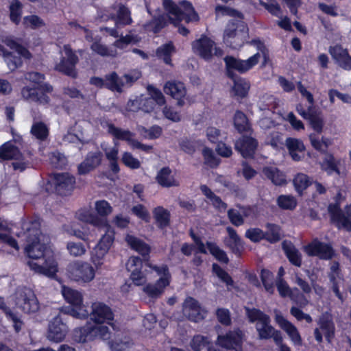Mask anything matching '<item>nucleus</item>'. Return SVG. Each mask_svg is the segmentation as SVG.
<instances>
[{
  "mask_svg": "<svg viewBox=\"0 0 351 351\" xmlns=\"http://www.w3.org/2000/svg\"><path fill=\"white\" fill-rule=\"evenodd\" d=\"M38 220H26L21 224V231L18 237H23L27 243L25 252L30 258L27 265L34 272L49 278H54L58 271V264L51 247L45 241V236L40 231Z\"/></svg>",
  "mask_w": 351,
  "mask_h": 351,
  "instance_id": "f257e3e1",
  "label": "nucleus"
},
{
  "mask_svg": "<svg viewBox=\"0 0 351 351\" xmlns=\"http://www.w3.org/2000/svg\"><path fill=\"white\" fill-rule=\"evenodd\" d=\"M154 270L158 279L154 283H147V273L143 270L142 260L137 256H131L126 263V269L130 273V278L136 286H143V291L151 298H158L164 293L171 282V274L166 265H147Z\"/></svg>",
  "mask_w": 351,
  "mask_h": 351,
  "instance_id": "f03ea898",
  "label": "nucleus"
},
{
  "mask_svg": "<svg viewBox=\"0 0 351 351\" xmlns=\"http://www.w3.org/2000/svg\"><path fill=\"white\" fill-rule=\"evenodd\" d=\"M88 315L94 324L88 323L84 326L74 330L76 341L84 343L97 339L107 340L110 338V330L107 325L114 328V313L106 304L95 302L91 304V311Z\"/></svg>",
  "mask_w": 351,
  "mask_h": 351,
  "instance_id": "7ed1b4c3",
  "label": "nucleus"
},
{
  "mask_svg": "<svg viewBox=\"0 0 351 351\" xmlns=\"http://www.w3.org/2000/svg\"><path fill=\"white\" fill-rule=\"evenodd\" d=\"M217 16L228 15L237 18L231 20L224 31L223 42L232 49L241 47L247 40L248 29L242 21L241 12L226 5H217L215 8Z\"/></svg>",
  "mask_w": 351,
  "mask_h": 351,
  "instance_id": "20e7f679",
  "label": "nucleus"
},
{
  "mask_svg": "<svg viewBox=\"0 0 351 351\" xmlns=\"http://www.w3.org/2000/svg\"><path fill=\"white\" fill-rule=\"evenodd\" d=\"M163 6L167 12L169 22L174 25H178L182 20L186 23L199 20V16L194 11L192 5L187 1H182L177 5L171 0H164Z\"/></svg>",
  "mask_w": 351,
  "mask_h": 351,
  "instance_id": "39448f33",
  "label": "nucleus"
},
{
  "mask_svg": "<svg viewBox=\"0 0 351 351\" xmlns=\"http://www.w3.org/2000/svg\"><path fill=\"white\" fill-rule=\"evenodd\" d=\"M62 294L64 300L71 306L65 308L64 312L77 319H86L88 317V311L83 304V295L77 290L62 286Z\"/></svg>",
  "mask_w": 351,
  "mask_h": 351,
  "instance_id": "423d86ee",
  "label": "nucleus"
},
{
  "mask_svg": "<svg viewBox=\"0 0 351 351\" xmlns=\"http://www.w3.org/2000/svg\"><path fill=\"white\" fill-rule=\"evenodd\" d=\"M96 270L97 269L90 263L77 260L69 264L66 273L71 280L80 285H85L90 283L95 279Z\"/></svg>",
  "mask_w": 351,
  "mask_h": 351,
  "instance_id": "0eeeda50",
  "label": "nucleus"
},
{
  "mask_svg": "<svg viewBox=\"0 0 351 351\" xmlns=\"http://www.w3.org/2000/svg\"><path fill=\"white\" fill-rule=\"evenodd\" d=\"M246 315L250 322H256V328L261 339L271 338L274 328L270 325V318L256 308H245Z\"/></svg>",
  "mask_w": 351,
  "mask_h": 351,
  "instance_id": "6e6552de",
  "label": "nucleus"
},
{
  "mask_svg": "<svg viewBox=\"0 0 351 351\" xmlns=\"http://www.w3.org/2000/svg\"><path fill=\"white\" fill-rule=\"evenodd\" d=\"M112 8L117 11L116 15L112 16L115 27H101V31L106 32L108 35L114 38H118L119 36V29L125 25H130L132 23V19L130 10L124 5L121 3L114 4Z\"/></svg>",
  "mask_w": 351,
  "mask_h": 351,
  "instance_id": "1a4fd4ad",
  "label": "nucleus"
},
{
  "mask_svg": "<svg viewBox=\"0 0 351 351\" xmlns=\"http://www.w3.org/2000/svg\"><path fill=\"white\" fill-rule=\"evenodd\" d=\"M194 53L205 60H210L213 56L220 57L223 51L216 47L213 40L206 36H202L192 44Z\"/></svg>",
  "mask_w": 351,
  "mask_h": 351,
  "instance_id": "9d476101",
  "label": "nucleus"
},
{
  "mask_svg": "<svg viewBox=\"0 0 351 351\" xmlns=\"http://www.w3.org/2000/svg\"><path fill=\"white\" fill-rule=\"evenodd\" d=\"M78 62V58L73 51L69 45H64L61 51L60 62L56 64L55 69L69 76L75 77L77 72L75 65Z\"/></svg>",
  "mask_w": 351,
  "mask_h": 351,
  "instance_id": "9b49d317",
  "label": "nucleus"
},
{
  "mask_svg": "<svg viewBox=\"0 0 351 351\" xmlns=\"http://www.w3.org/2000/svg\"><path fill=\"white\" fill-rule=\"evenodd\" d=\"M328 212L332 220L339 228H343L348 232L351 231V204L347 205L343 210L340 209L338 203L330 204Z\"/></svg>",
  "mask_w": 351,
  "mask_h": 351,
  "instance_id": "f8f14e48",
  "label": "nucleus"
},
{
  "mask_svg": "<svg viewBox=\"0 0 351 351\" xmlns=\"http://www.w3.org/2000/svg\"><path fill=\"white\" fill-rule=\"evenodd\" d=\"M23 156L19 149L10 141L5 143L0 147V158L2 160H14L12 162L13 169L23 171L27 164L23 161Z\"/></svg>",
  "mask_w": 351,
  "mask_h": 351,
  "instance_id": "ddd939ff",
  "label": "nucleus"
},
{
  "mask_svg": "<svg viewBox=\"0 0 351 351\" xmlns=\"http://www.w3.org/2000/svg\"><path fill=\"white\" fill-rule=\"evenodd\" d=\"M261 58L259 52L255 53L245 60L237 59L232 56L225 58L226 69L228 75H231V71L236 70L240 73H245L258 64Z\"/></svg>",
  "mask_w": 351,
  "mask_h": 351,
  "instance_id": "4468645a",
  "label": "nucleus"
},
{
  "mask_svg": "<svg viewBox=\"0 0 351 351\" xmlns=\"http://www.w3.org/2000/svg\"><path fill=\"white\" fill-rule=\"evenodd\" d=\"M182 313L189 320L198 322L205 318L207 312L200 306L197 300L188 297L183 302Z\"/></svg>",
  "mask_w": 351,
  "mask_h": 351,
  "instance_id": "2eb2a0df",
  "label": "nucleus"
},
{
  "mask_svg": "<svg viewBox=\"0 0 351 351\" xmlns=\"http://www.w3.org/2000/svg\"><path fill=\"white\" fill-rule=\"evenodd\" d=\"M303 251L309 256H318L321 259L329 260L335 254L332 247L315 239L303 247Z\"/></svg>",
  "mask_w": 351,
  "mask_h": 351,
  "instance_id": "dca6fc26",
  "label": "nucleus"
},
{
  "mask_svg": "<svg viewBox=\"0 0 351 351\" xmlns=\"http://www.w3.org/2000/svg\"><path fill=\"white\" fill-rule=\"evenodd\" d=\"M164 92L177 100L179 106H183L191 100L186 95V88L184 84L179 81H169L164 86Z\"/></svg>",
  "mask_w": 351,
  "mask_h": 351,
  "instance_id": "f3484780",
  "label": "nucleus"
},
{
  "mask_svg": "<svg viewBox=\"0 0 351 351\" xmlns=\"http://www.w3.org/2000/svg\"><path fill=\"white\" fill-rule=\"evenodd\" d=\"M319 327L314 331L315 338L318 342L322 341V334L326 340L330 342L335 335V324L331 316L328 314H323L318 322Z\"/></svg>",
  "mask_w": 351,
  "mask_h": 351,
  "instance_id": "a211bd4d",
  "label": "nucleus"
},
{
  "mask_svg": "<svg viewBox=\"0 0 351 351\" xmlns=\"http://www.w3.org/2000/svg\"><path fill=\"white\" fill-rule=\"evenodd\" d=\"M67 331V326L62 322L60 316L58 315L49 322L47 338L51 341L58 343L64 340Z\"/></svg>",
  "mask_w": 351,
  "mask_h": 351,
  "instance_id": "6ab92c4d",
  "label": "nucleus"
},
{
  "mask_svg": "<svg viewBox=\"0 0 351 351\" xmlns=\"http://www.w3.org/2000/svg\"><path fill=\"white\" fill-rule=\"evenodd\" d=\"M275 319L279 326L285 331L295 346H301L302 339L298 328L287 320L278 311H275Z\"/></svg>",
  "mask_w": 351,
  "mask_h": 351,
  "instance_id": "aec40b11",
  "label": "nucleus"
},
{
  "mask_svg": "<svg viewBox=\"0 0 351 351\" xmlns=\"http://www.w3.org/2000/svg\"><path fill=\"white\" fill-rule=\"evenodd\" d=\"M149 97L143 95L142 110L145 112H152L157 104L162 106L165 103V99L161 91L152 86L147 87Z\"/></svg>",
  "mask_w": 351,
  "mask_h": 351,
  "instance_id": "412c9836",
  "label": "nucleus"
},
{
  "mask_svg": "<svg viewBox=\"0 0 351 351\" xmlns=\"http://www.w3.org/2000/svg\"><path fill=\"white\" fill-rule=\"evenodd\" d=\"M296 110L302 117L308 120L311 128L315 132L319 134L322 132L324 120L320 113L313 112L311 107H308L307 110H305L301 104L296 106Z\"/></svg>",
  "mask_w": 351,
  "mask_h": 351,
  "instance_id": "4be33fe9",
  "label": "nucleus"
},
{
  "mask_svg": "<svg viewBox=\"0 0 351 351\" xmlns=\"http://www.w3.org/2000/svg\"><path fill=\"white\" fill-rule=\"evenodd\" d=\"M329 53L336 64L341 68L351 71V56L346 49L337 45L329 48Z\"/></svg>",
  "mask_w": 351,
  "mask_h": 351,
  "instance_id": "5701e85b",
  "label": "nucleus"
},
{
  "mask_svg": "<svg viewBox=\"0 0 351 351\" xmlns=\"http://www.w3.org/2000/svg\"><path fill=\"white\" fill-rule=\"evenodd\" d=\"M191 235L195 243L197 250L200 253H206L208 250L210 253L213 255L218 261L227 263L228 258L224 251L219 249L215 244L213 243H207L206 246L200 241V239L195 236L192 232Z\"/></svg>",
  "mask_w": 351,
  "mask_h": 351,
  "instance_id": "b1692460",
  "label": "nucleus"
},
{
  "mask_svg": "<svg viewBox=\"0 0 351 351\" xmlns=\"http://www.w3.org/2000/svg\"><path fill=\"white\" fill-rule=\"evenodd\" d=\"M49 93L45 92L39 87L25 86L21 90L23 98L30 102H36L40 104H46L49 102Z\"/></svg>",
  "mask_w": 351,
  "mask_h": 351,
  "instance_id": "393cba45",
  "label": "nucleus"
},
{
  "mask_svg": "<svg viewBox=\"0 0 351 351\" xmlns=\"http://www.w3.org/2000/svg\"><path fill=\"white\" fill-rule=\"evenodd\" d=\"M257 141L250 136H243L237 141L235 149L239 151L244 158L252 157L256 149Z\"/></svg>",
  "mask_w": 351,
  "mask_h": 351,
  "instance_id": "a878e982",
  "label": "nucleus"
},
{
  "mask_svg": "<svg viewBox=\"0 0 351 351\" xmlns=\"http://www.w3.org/2000/svg\"><path fill=\"white\" fill-rule=\"evenodd\" d=\"M53 184L58 193L65 195L73 189L75 178L69 173L56 174L54 176Z\"/></svg>",
  "mask_w": 351,
  "mask_h": 351,
  "instance_id": "bb28decb",
  "label": "nucleus"
},
{
  "mask_svg": "<svg viewBox=\"0 0 351 351\" xmlns=\"http://www.w3.org/2000/svg\"><path fill=\"white\" fill-rule=\"evenodd\" d=\"M286 146L293 160L300 161L304 157L305 146L302 141L294 138H288L286 140Z\"/></svg>",
  "mask_w": 351,
  "mask_h": 351,
  "instance_id": "cd10ccee",
  "label": "nucleus"
},
{
  "mask_svg": "<svg viewBox=\"0 0 351 351\" xmlns=\"http://www.w3.org/2000/svg\"><path fill=\"white\" fill-rule=\"evenodd\" d=\"M76 218L83 222L88 223L97 228L107 224V219L99 217L96 214L87 208H82L76 213Z\"/></svg>",
  "mask_w": 351,
  "mask_h": 351,
  "instance_id": "c85d7f7f",
  "label": "nucleus"
},
{
  "mask_svg": "<svg viewBox=\"0 0 351 351\" xmlns=\"http://www.w3.org/2000/svg\"><path fill=\"white\" fill-rule=\"evenodd\" d=\"M252 213V209L249 207L237 206L228 211V219L230 222L236 226H240L244 223V219Z\"/></svg>",
  "mask_w": 351,
  "mask_h": 351,
  "instance_id": "c756f323",
  "label": "nucleus"
},
{
  "mask_svg": "<svg viewBox=\"0 0 351 351\" xmlns=\"http://www.w3.org/2000/svg\"><path fill=\"white\" fill-rule=\"evenodd\" d=\"M102 154L99 152L89 153L85 160L78 167L80 174H85L97 167L101 163Z\"/></svg>",
  "mask_w": 351,
  "mask_h": 351,
  "instance_id": "7c9ffc66",
  "label": "nucleus"
},
{
  "mask_svg": "<svg viewBox=\"0 0 351 351\" xmlns=\"http://www.w3.org/2000/svg\"><path fill=\"white\" fill-rule=\"evenodd\" d=\"M114 146H104L102 145V149L104 152L107 160L110 162L111 170L117 173L119 171V167L118 165V154H119V145L117 141H114Z\"/></svg>",
  "mask_w": 351,
  "mask_h": 351,
  "instance_id": "2f4dec72",
  "label": "nucleus"
},
{
  "mask_svg": "<svg viewBox=\"0 0 351 351\" xmlns=\"http://www.w3.org/2000/svg\"><path fill=\"white\" fill-rule=\"evenodd\" d=\"M282 249L289 261L294 265L300 267L302 265V254L290 241H285L282 243Z\"/></svg>",
  "mask_w": 351,
  "mask_h": 351,
  "instance_id": "473e14b6",
  "label": "nucleus"
},
{
  "mask_svg": "<svg viewBox=\"0 0 351 351\" xmlns=\"http://www.w3.org/2000/svg\"><path fill=\"white\" fill-rule=\"evenodd\" d=\"M108 132L111 134L116 139L125 141L132 147L133 143L135 142L134 135L128 130H122L116 128L112 124L108 125Z\"/></svg>",
  "mask_w": 351,
  "mask_h": 351,
  "instance_id": "72a5a7b5",
  "label": "nucleus"
},
{
  "mask_svg": "<svg viewBox=\"0 0 351 351\" xmlns=\"http://www.w3.org/2000/svg\"><path fill=\"white\" fill-rule=\"evenodd\" d=\"M125 241L132 250H135L143 256L148 255L150 252L149 246L134 236L127 234L125 237Z\"/></svg>",
  "mask_w": 351,
  "mask_h": 351,
  "instance_id": "f704fd0d",
  "label": "nucleus"
},
{
  "mask_svg": "<svg viewBox=\"0 0 351 351\" xmlns=\"http://www.w3.org/2000/svg\"><path fill=\"white\" fill-rule=\"evenodd\" d=\"M156 180L159 184L165 187H170L178 185V181L171 174V171L168 167L161 169L156 176Z\"/></svg>",
  "mask_w": 351,
  "mask_h": 351,
  "instance_id": "c9c22d12",
  "label": "nucleus"
},
{
  "mask_svg": "<svg viewBox=\"0 0 351 351\" xmlns=\"http://www.w3.org/2000/svg\"><path fill=\"white\" fill-rule=\"evenodd\" d=\"M25 79L34 84V86L39 87L46 93L52 92V86L48 84H43L45 77L43 74L38 72H29L25 74Z\"/></svg>",
  "mask_w": 351,
  "mask_h": 351,
  "instance_id": "e433bc0d",
  "label": "nucleus"
},
{
  "mask_svg": "<svg viewBox=\"0 0 351 351\" xmlns=\"http://www.w3.org/2000/svg\"><path fill=\"white\" fill-rule=\"evenodd\" d=\"M226 230L228 237L226 239V243L234 253H240L243 246L240 237L232 227H227Z\"/></svg>",
  "mask_w": 351,
  "mask_h": 351,
  "instance_id": "4c0bfd02",
  "label": "nucleus"
},
{
  "mask_svg": "<svg viewBox=\"0 0 351 351\" xmlns=\"http://www.w3.org/2000/svg\"><path fill=\"white\" fill-rule=\"evenodd\" d=\"M8 223L0 218V241L6 243L16 251L19 250L16 241L8 232Z\"/></svg>",
  "mask_w": 351,
  "mask_h": 351,
  "instance_id": "58836bf2",
  "label": "nucleus"
},
{
  "mask_svg": "<svg viewBox=\"0 0 351 351\" xmlns=\"http://www.w3.org/2000/svg\"><path fill=\"white\" fill-rule=\"evenodd\" d=\"M125 83L115 72H112L105 76V87L112 90L121 93Z\"/></svg>",
  "mask_w": 351,
  "mask_h": 351,
  "instance_id": "ea45409f",
  "label": "nucleus"
},
{
  "mask_svg": "<svg viewBox=\"0 0 351 351\" xmlns=\"http://www.w3.org/2000/svg\"><path fill=\"white\" fill-rule=\"evenodd\" d=\"M1 41L11 49L15 50V51L21 55L24 59H29L31 58V53L26 48L19 45L12 36H3L1 37Z\"/></svg>",
  "mask_w": 351,
  "mask_h": 351,
  "instance_id": "a19ab883",
  "label": "nucleus"
},
{
  "mask_svg": "<svg viewBox=\"0 0 351 351\" xmlns=\"http://www.w3.org/2000/svg\"><path fill=\"white\" fill-rule=\"evenodd\" d=\"M154 218L157 226L163 228L169 226L170 222L169 212L162 206H158L153 210Z\"/></svg>",
  "mask_w": 351,
  "mask_h": 351,
  "instance_id": "79ce46f5",
  "label": "nucleus"
},
{
  "mask_svg": "<svg viewBox=\"0 0 351 351\" xmlns=\"http://www.w3.org/2000/svg\"><path fill=\"white\" fill-rule=\"evenodd\" d=\"M107 248L96 245L90 252V261L95 269H99L104 263L105 256L108 254Z\"/></svg>",
  "mask_w": 351,
  "mask_h": 351,
  "instance_id": "37998d69",
  "label": "nucleus"
},
{
  "mask_svg": "<svg viewBox=\"0 0 351 351\" xmlns=\"http://www.w3.org/2000/svg\"><path fill=\"white\" fill-rule=\"evenodd\" d=\"M3 57L5 62L10 71H15L16 69L21 66L23 64L22 58H24L21 55L17 53L15 51L13 52H9L6 50L3 53Z\"/></svg>",
  "mask_w": 351,
  "mask_h": 351,
  "instance_id": "c03bdc74",
  "label": "nucleus"
},
{
  "mask_svg": "<svg viewBox=\"0 0 351 351\" xmlns=\"http://www.w3.org/2000/svg\"><path fill=\"white\" fill-rule=\"evenodd\" d=\"M200 189L204 195L215 208L221 212L226 210L227 204L222 202L219 197L215 195L209 188L206 185H202Z\"/></svg>",
  "mask_w": 351,
  "mask_h": 351,
  "instance_id": "a18cd8bd",
  "label": "nucleus"
},
{
  "mask_svg": "<svg viewBox=\"0 0 351 351\" xmlns=\"http://www.w3.org/2000/svg\"><path fill=\"white\" fill-rule=\"evenodd\" d=\"M309 139L313 148L322 153H325L327 151V149L332 145V142L329 138L324 136L319 138L315 134H311Z\"/></svg>",
  "mask_w": 351,
  "mask_h": 351,
  "instance_id": "49530a36",
  "label": "nucleus"
},
{
  "mask_svg": "<svg viewBox=\"0 0 351 351\" xmlns=\"http://www.w3.org/2000/svg\"><path fill=\"white\" fill-rule=\"evenodd\" d=\"M263 173L275 185H282L286 182L285 175L276 167H266L263 169Z\"/></svg>",
  "mask_w": 351,
  "mask_h": 351,
  "instance_id": "de8ad7c7",
  "label": "nucleus"
},
{
  "mask_svg": "<svg viewBox=\"0 0 351 351\" xmlns=\"http://www.w3.org/2000/svg\"><path fill=\"white\" fill-rule=\"evenodd\" d=\"M99 228H104L106 232L97 245L103 247V248H107V250L109 251L114 241V231L108 224V221L106 225H102Z\"/></svg>",
  "mask_w": 351,
  "mask_h": 351,
  "instance_id": "09e8293b",
  "label": "nucleus"
},
{
  "mask_svg": "<svg viewBox=\"0 0 351 351\" xmlns=\"http://www.w3.org/2000/svg\"><path fill=\"white\" fill-rule=\"evenodd\" d=\"M49 128L43 122L35 121L33 123L30 132L33 136L39 141H45L49 135Z\"/></svg>",
  "mask_w": 351,
  "mask_h": 351,
  "instance_id": "8fccbe9b",
  "label": "nucleus"
},
{
  "mask_svg": "<svg viewBox=\"0 0 351 351\" xmlns=\"http://www.w3.org/2000/svg\"><path fill=\"white\" fill-rule=\"evenodd\" d=\"M234 125L236 130L241 133L250 130V125L245 114L241 111H237L234 116Z\"/></svg>",
  "mask_w": 351,
  "mask_h": 351,
  "instance_id": "3c124183",
  "label": "nucleus"
},
{
  "mask_svg": "<svg viewBox=\"0 0 351 351\" xmlns=\"http://www.w3.org/2000/svg\"><path fill=\"white\" fill-rule=\"evenodd\" d=\"M25 296H29L27 298L29 300H27L26 303L22 302L23 306L21 309L27 313H34L37 312L40 308V304L34 291H29L27 295H25Z\"/></svg>",
  "mask_w": 351,
  "mask_h": 351,
  "instance_id": "603ef678",
  "label": "nucleus"
},
{
  "mask_svg": "<svg viewBox=\"0 0 351 351\" xmlns=\"http://www.w3.org/2000/svg\"><path fill=\"white\" fill-rule=\"evenodd\" d=\"M81 127L76 125L75 130L80 132L79 134L73 133L71 131H69L63 137L62 142L66 143H77L80 142L82 144L86 143L88 142L87 138L84 136L82 132L80 131Z\"/></svg>",
  "mask_w": 351,
  "mask_h": 351,
  "instance_id": "864d4df0",
  "label": "nucleus"
},
{
  "mask_svg": "<svg viewBox=\"0 0 351 351\" xmlns=\"http://www.w3.org/2000/svg\"><path fill=\"white\" fill-rule=\"evenodd\" d=\"M250 83L245 79L238 77L234 80L232 91L235 95L240 97H245L250 90Z\"/></svg>",
  "mask_w": 351,
  "mask_h": 351,
  "instance_id": "5fc2aeb1",
  "label": "nucleus"
},
{
  "mask_svg": "<svg viewBox=\"0 0 351 351\" xmlns=\"http://www.w3.org/2000/svg\"><path fill=\"white\" fill-rule=\"evenodd\" d=\"M175 52V48L172 43H166L157 49L156 56L163 60V61L167 64H171V55Z\"/></svg>",
  "mask_w": 351,
  "mask_h": 351,
  "instance_id": "6e6d98bb",
  "label": "nucleus"
},
{
  "mask_svg": "<svg viewBox=\"0 0 351 351\" xmlns=\"http://www.w3.org/2000/svg\"><path fill=\"white\" fill-rule=\"evenodd\" d=\"M29 291H33L30 288L26 287H18L12 296V300L14 302L15 305L19 308H21L23 306L22 302H27L29 298L24 296L27 295Z\"/></svg>",
  "mask_w": 351,
  "mask_h": 351,
  "instance_id": "4d7b16f0",
  "label": "nucleus"
},
{
  "mask_svg": "<svg viewBox=\"0 0 351 351\" xmlns=\"http://www.w3.org/2000/svg\"><path fill=\"white\" fill-rule=\"evenodd\" d=\"M95 210L97 215L102 219H105L104 217L110 215L113 211L110 203L104 199L97 200L95 202Z\"/></svg>",
  "mask_w": 351,
  "mask_h": 351,
  "instance_id": "13d9d810",
  "label": "nucleus"
},
{
  "mask_svg": "<svg viewBox=\"0 0 351 351\" xmlns=\"http://www.w3.org/2000/svg\"><path fill=\"white\" fill-rule=\"evenodd\" d=\"M66 247L69 255L73 257H81L86 253L85 245L80 242L69 241Z\"/></svg>",
  "mask_w": 351,
  "mask_h": 351,
  "instance_id": "bf43d9fd",
  "label": "nucleus"
},
{
  "mask_svg": "<svg viewBox=\"0 0 351 351\" xmlns=\"http://www.w3.org/2000/svg\"><path fill=\"white\" fill-rule=\"evenodd\" d=\"M90 48L93 51L102 56L114 57L117 55L116 49L108 47L106 45L101 44L99 42H94L91 45Z\"/></svg>",
  "mask_w": 351,
  "mask_h": 351,
  "instance_id": "052dcab7",
  "label": "nucleus"
},
{
  "mask_svg": "<svg viewBox=\"0 0 351 351\" xmlns=\"http://www.w3.org/2000/svg\"><path fill=\"white\" fill-rule=\"evenodd\" d=\"M22 14V5L18 0H13L10 5V20L15 24H19Z\"/></svg>",
  "mask_w": 351,
  "mask_h": 351,
  "instance_id": "680f3d73",
  "label": "nucleus"
},
{
  "mask_svg": "<svg viewBox=\"0 0 351 351\" xmlns=\"http://www.w3.org/2000/svg\"><path fill=\"white\" fill-rule=\"evenodd\" d=\"M23 23L25 27L33 29H39L45 25L44 21L36 15L25 16L23 18Z\"/></svg>",
  "mask_w": 351,
  "mask_h": 351,
  "instance_id": "e2e57ef3",
  "label": "nucleus"
},
{
  "mask_svg": "<svg viewBox=\"0 0 351 351\" xmlns=\"http://www.w3.org/2000/svg\"><path fill=\"white\" fill-rule=\"evenodd\" d=\"M277 203L280 208L285 210H293L297 205L295 198L291 195H280L277 199Z\"/></svg>",
  "mask_w": 351,
  "mask_h": 351,
  "instance_id": "0e129e2a",
  "label": "nucleus"
},
{
  "mask_svg": "<svg viewBox=\"0 0 351 351\" xmlns=\"http://www.w3.org/2000/svg\"><path fill=\"white\" fill-rule=\"evenodd\" d=\"M322 168L326 171L328 174H331L333 172H336L337 174L339 173V171L337 168V163L331 154H326L324 160L322 163Z\"/></svg>",
  "mask_w": 351,
  "mask_h": 351,
  "instance_id": "69168bd1",
  "label": "nucleus"
},
{
  "mask_svg": "<svg viewBox=\"0 0 351 351\" xmlns=\"http://www.w3.org/2000/svg\"><path fill=\"white\" fill-rule=\"evenodd\" d=\"M210 340L207 337L200 335H195L190 342V346L194 351H201L204 347L208 345Z\"/></svg>",
  "mask_w": 351,
  "mask_h": 351,
  "instance_id": "338daca9",
  "label": "nucleus"
},
{
  "mask_svg": "<svg viewBox=\"0 0 351 351\" xmlns=\"http://www.w3.org/2000/svg\"><path fill=\"white\" fill-rule=\"evenodd\" d=\"M267 232L265 234V239L271 242L275 243L280 239L281 232L278 226L274 224L267 225Z\"/></svg>",
  "mask_w": 351,
  "mask_h": 351,
  "instance_id": "774afa93",
  "label": "nucleus"
}]
</instances>
